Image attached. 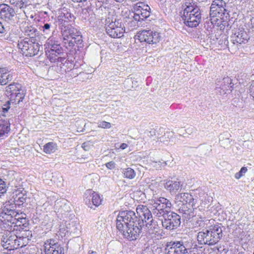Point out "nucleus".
<instances>
[{"mask_svg": "<svg viewBox=\"0 0 254 254\" xmlns=\"http://www.w3.org/2000/svg\"><path fill=\"white\" fill-rule=\"evenodd\" d=\"M143 222L134 211L126 210L119 212L116 219L117 229L124 238L128 241L136 240L142 232Z\"/></svg>", "mask_w": 254, "mask_h": 254, "instance_id": "nucleus-1", "label": "nucleus"}, {"mask_svg": "<svg viewBox=\"0 0 254 254\" xmlns=\"http://www.w3.org/2000/svg\"><path fill=\"white\" fill-rule=\"evenodd\" d=\"M152 202L151 209L153 215L157 217H163L161 223L165 229L172 230L180 226L181 216L171 211L172 205L169 200L160 197Z\"/></svg>", "mask_w": 254, "mask_h": 254, "instance_id": "nucleus-2", "label": "nucleus"}, {"mask_svg": "<svg viewBox=\"0 0 254 254\" xmlns=\"http://www.w3.org/2000/svg\"><path fill=\"white\" fill-rule=\"evenodd\" d=\"M223 226L221 224L208 227L197 234V239L201 245H214L223 236Z\"/></svg>", "mask_w": 254, "mask_h": 254, "instance_id": "nucleus-3", "label": "nucleus"}, {"mask_svg": "<svg viewBox=\"0 0 254 254\" xmlns=\"http://www.w3.org/2000/svg\"><path fill=\"white\" fill-rule=\"evenodd\" d=\"M184 7L182 18L185 24L190 28L197 27L201 19L199 8L194 2H186Z\"/></svg>", "mask_w": 254, "mask_h": 254, "instance_id": "nucleus-4", "label": "nucleus"}, {"mask_svg": "<svg viewBox=\"0 0 254 254\" xmlns=\"http://www.w3.org/2000/svg\"><path fill=\"white\" fill-rule=\"evenodd\" d=\"M229 3L225 0H213L210 7L209 20L212 24H216L218 18L224 20L229 17Z\"/></svg>", "mask_w": 254, "mask_h": 254, "instance_id": "nucleus-5", "label": "nucleus"}, {"mask_svg": "<svg viewBox=\"0 0 254 254\" xmlns=\"http://www.w3.org/2000/svg\"><path fill=\"white\" fill-rule=\"evenodd\" d=\"M61 32L63 42L66 48H72L75 44L80 45L82 42V36L79 31L70 25H63Z\"/></svg>", "mask_w": 254, "mask_h": 254, "instance_id": "nucleus-6", "label": "nucleus"}, {"mask_svg": "<svg viewBox=\"0 0 254 254\" xmlns=\"http://www.w3.org/2000/svg\"><path fill=\"white\" fill-rule=\"evenodd\" d=\"M41 45L36 39L20 38L17 47L20 53L26 57H32L37 55L40 51Z\"/></svg>", "mask_w": 254, "mask_h": 254, "instance_id": "nucleus-7", "label": "nucleus"}, {"mask_svg": "<svg viewBox=\"0 0 254 254\" xmlns=\"http://www.w3.org/2000/svg\"><path fill=\"white\" fill-rule=\"evenodd\" d=\"M46 49L50 53L49 59L51 62H62L65 59L59 56L63 54V49L58 40L53 36L50 37L45 45Z\"/></svg>", "mask_w": 254, "mask_h": 254, "instance_id": "nucleus-8", "label": "nucleus"}, {"mask_svg": "<svg viewBox=\"0 0 254 254\" xmlns=\"http://www.w3.org/2000/svg\"><path fill=\"white\" fill-rule=\"evenodd\" d=\"M6 94L12 104H18L25 97L24 90L21 84L12 82L6 87Z\"/></svg>", "mask_w": 254, "mask_h": 254, "instance_id": "nucleus-9", "label": "nucleus"}, {"mask_svg": "<svg viewBox=\"0 0 254 254\" xmlns=\"http://www.w3.org/2000/svg\"><path fill=\"white\" fill-rule=\"evenodd\" d=\"M106 31L107 34L114 38L122 37L125 32L124 27L119 20L111 21L110 18L106 20Z\"/></svg>", "mask_w": 254, "mask_h": 254, "instance_id": "nucleus-10", "label": "nucleus"}, {"mask_svg": "<svg viewBox=\"0 0 254 254\" xmlns=\"http://www.w3.org/2000/svg\"><path fill=\"white\" fill-rule=\"evenodd\" d=\"M140 42H145L148 44H156L161 40L159 33L151 30H143L139 32L135 36Z\"/></svg>", "mask_w": 254, "mask_h": 254, "instance_id": "nucleus-11", "label": "nucleus"}, {"mask_svg": "<svg viewBox=\"0 0 254 254\" xmlns=\"http://www.w3.org/2000/svg\"><path fill=\"white\" fill-rule=\"evenodd\" d=\"M135 13L133 18L136 21H141L148 18L151 13L150 6L144 2H137L134 7Z\"/></svg>", "mask_w": 254, "mask_h": 254, "instance_id": "nucleus-12", "label": "nucleus"}, {"mask_svg": "<svg viewBox=\"0 0 254 254\" xmlns=\"http://www.w3.org/2000/svg\"><path fill=\"white\" fill-rule=\"evenodd\" d=\"M193 196L189 193L184 192L178 193L175 197V202L178 205H189L193 209L196 208L197 206L194 202Z\"/></svg>", "mask_w": 254, "mask_h": 254, "instance_id": "nucleus-13", "label": "nucleus"}, {"mask_svg": "<svg viewBox=\"0 0 254 254\" xmlns=\"http://www.w3.org/2000/svg\"><path fill=\"white\" fill-rule=\"evenodd\" d=\"M43 254H64V248L53 239L46 241Z\"/></svg>", "mask_w": 254, "mask_h": 254, "instance_id": "nucleus-14", "label": "nucleus"}, {"mask_svg": "<svg viewBox=\"0 0 254 254\" xmlns=\"http://www.w3.org/2000/svg\"><path fill=\"white\" fill-rule=\"evenodd\" d=\"M216 84V89L220 95H224L229 91L231 92L234 86L232 79L228 76L222 80H217Z\"/></svg>", "mask_w": 254, "mask_h": 254, "instance_id": "nucleus-15", "label": "nucleus"}, {"mask_svg": "<svg viewBox=\"0 0 254 254\" xmlns=\"http://www.w3.org/2000/svg\"><path fill=\"white\" fill-rule=\"evenodd\" d=\"M16 12L14 9L9 5L3 3L0 4V18L3 20L10 22L14 20Z\"/></svg>", "mask_w": 254, "mask_h": 254, "instance_id": "nucleus-16", "label": "nucleus"}, {"mask_svg": "<svg viewBox=\"0 0 254 254\" xmlns=\"http://www.w3.org/2000/svg\"><path fill=\"white\" fill-rule=\"evenodd\" d=\"M84 201L89 207L92 208L93 206H98L101 203L102 199L99 195L92 192L91 190H87L84 193Z\"/></svg>", "mask_w": 254, "mask_h": 254, "instance_id": "nucleus-17", "label": "nucleus"}, {"mask_svg": "<svg viewBox=\"0 0 254 254\" xmlns=\"http://www.w3.org/2000/svg\"><path fill=\"white\" fill-rule=\"evenodd\" d=\"M156 200V199L151 200V203H150L151 206V203H153L152 201H154ZM151 207H152V206ZM151 209V210H150L147 206L143 205H138L136 208L137 214L138 215L141 222H143V226H144V222H147L152 217L153 214L152 209Z\"/></svg>", "mask_w": 254, "mask_h": 254, "instance_id": "nucleus-18", "label": "nucleus"}, {"mask_svg": "<svg viewBox=\"0 0 254 254\" xmlns=\"http://www.w3.org/2000/svg\"><path fill=\"white\" fill-rule=\"evenodd\" d=\"M249 39V35L243 29L236 30L231 36L233 43L237 45L246 43Z\"/></svg>", "mask_w": 254, "mask_h": 254, "instance_id": "nucleus-19", "label": "nucleus"}, {"mask_svg": "<svg viewBox=\"0 0 254 254\" xmlns=\"http://www.w3.org/2000/svg\"><path fill=\"white\" fill-rule=\"evenodd\" d=\"M169 248L168 254H186L188 253L187 249L180 241L171 242L167 246Z\"/></svg>", "mask_w": 254, "mask_h": 254, "instance_id": "nucleus-20", "label": "nucleus"}, {"mask_svg": "<svg viewBox=\"0 0 254 254\" xmlns=\"http://www.w3.org/2000/svg\"><path fill=\"white\" fill-rule=\"evenodd\" d=\"M59 14L58 20L63 25H65V23L73 21L75 19L74 15L64 7L59 10Z\"/></svg>", "mask_w": 254, "mask_h": 254, "instance_id": "nucleus-21", "label": "nucleus"}, {"mask_svg": "<svg viewBox=\"0 0 254 254\" xmlns=\"http://www.w3.org/2000/svg\"><path fill=\"white\" fill-rule=\"evenodd\" d=\"M13 79L12 72L6 67H0V85H5Z\"/></svg>", "mask_w": 254, "mask_h": 254, "instance_id": "nucleus-22", "label": "nucleus"}, {"mask_svg": "<svg viewBox=\"0 0 254 254\" xmlns=\"http://www.w3.org/2000/svg\"><path fill=\"white\" fill-rule=\"evenodd\" d=\"M19 213H17V215H5L3 213H0V220L3 222V224H7V229H12V225L14 224H17V221L15 220V217L18 216Z\"/></svg>", "mask_w": 254, "mask_h": 254, "instance_id": "nucleus-23", "label": "nucleus"}, {"mask_svg": "<svg viewBox=\"0 0 254 254\" xmlns=\"http://www.w3.org/2000/svg\"><path fill=\"white\" fill-rule=\"evenodd\" d=\"M15 205L10 201L6 202L0 210V213L5 215H17V212L15 210Z\"/></svg>", "mask_w": 254, "mask_h": 254, "instance_id": "nucleus-24", "label": "nucleus"}, {"mask_svg": "<svg viewBox=\"0 0 254 254\" xmlns=\"http://www.w3.org/2000/svg\"><path fill=\"white\" fill-rule=\"evenodd\" d=\"M190 207L191 206L184 205L181 206L178 209L179 212L182 214L183 218L186 221L190 220L194 216V213L192 210L193 209Z\"/></svg>", "mask_w": 254, "mask_h": 254, "instance_id": "nucleus-25", "label": "nucleus"}, {"mask_svg": "<svg viewBox=\"0 0 254 254\" xmlns=\"http://www.w3.org/2000/svg\"><path fill=\"white\" fill-rule=\"evenodd\" d=\"M181 186V182L176 181L169 180L164 184V188L172 194H175Z\"/></svg>", "mask_w": 254, "mask_h": 254, "instance_id": "nucleus-26", "label": "nucleus"}, {"mask_svg": "<svg viewBox=\"0 0 254 254\" xmlns=\"http://www.w3.org/2000/svg\"><path fill=\"white\" fill-rule=\"evenodd\" d=\"M145 223V226L150 233L156 234L159 232L160 227L158 222L152 217Z\"/></svg>", "mask_w": 254, "mask_h": 254, "instance_id": "nucleus-27", "label": "nucleus"}, {"mask_svg": "<svg viewBox=\"0 0 254 254\" xmlns=\"http://www.w3.org/2000/svg\"><path fill=\"white\" fill-rule=\"evenodd\" d=\"M10 130V123L9 121L0 120V137L7 136Z\"/></svg>", "mask_w": 254, "mask_h": 254, "instance_id": "nucleus-28", "label": "nucleus"}, {"mask_svg": "<svg viewBox=\"0 0 254 254\" xmlns=\"http://www.w3.org/2000/svg\"><path fill=\"white\" fill-rule=\"evenodd\" d=\"M23 32L25 35L28 36L24 38L27 39H36V36L38 34L37 29L32 26H27L25 27Z\"/></svg>", "mask_w": 254, "mask_h": 254, "instance_id": "nucleus-29", "label": "nucleus"}, {"mask_svg": "<svg viewBox=\"0 0 254 254\" xmlns=\"http://www.w3.org/2000/svg\"><path fill=\"white\" fill-rule=\"evenodd\" d=\"M67 231L70 233L77 234L80 231V226L77 221H70L66 224Z\"/></svg>", "mask_w": 254, "mask_h": 254, "instance_id": "nucleus-30", "label": "nucleus"}, {"mask_svg": "<svg viewBox=\"0 0 254 254\" xmlns=\"http://www.w3.org/2000/svg\"><path fill=\"white\" fill-rule=\"evenodd\" d=\"M15 237H16L13 235L9 239H6V241L1 245L4 249L8 250L14 249V244L15 243V241L16 240V239H14Z\"/></svg>", "mask_w": 254, "mask_h": 254, "instance_id": "nucleus-31", "label": "nucleus"}, {"mask_svg": "<svg viewBox=\"0 0 254 254\" xmlns=\"http://www.w3.org/2000/svg\"><path fill=\"white\" fill-rule=\"evenodd\" d=\"M43 150L46 153L51 154L57 150V146L55 143L49 142L44 146Z\"/></svg>", "mask_w": 254, "mask_h": 254, "instance_id": "nucleus-32", "label": "nucleus"}, {"mask_svg": "<svg viewBox=\"0 0 254 254\" xmlns=\"http://www.w3.org/2000/svg\"><path fill=\"white\" fill-rule=\"evenodd\" d=\"M41 30L46 34H49L52 32L53 34L55 32V27L53 23H44L43 26H41Z\"/></svg>", "mask_w": 254, "mask_h": 254, "instance_id": "nucleus-33", "label": "nucleus"}, {"mask_svg": "<svg viewBox=\"0 0 254 254\" xmlns=\"http://www.w3.org/2000/svg\"><path fill=\"white\" fill-rule=\"evenodd\" d=\"M26 196L23 193H19L17 195L13 200L14 205L20 206L22 205L26 201Z\"/></svg>", "mask_w": 254, "mask_h": 254, "instance_id": "nucleus-34", "label": "nucleus"}, {"mask_svg": "<svg viewBox=\"0 0 254 254\" xmlns=\"http://www.w3.org/2000/svg\"><path fill=\"white\" fill-rule=\"evenodd\" d=\"M10 4L19 8L26 5L27 0H8Z\"/></svg>", "mask_w": 254, "mask_h": 254, "instance_id": "nucleus-35", "label": "nucleus"}, {"mask_svg": "<svg viewBox=\"0 0 254 254\" xmlns=\"http://www.w3.org/2000/svg\"><path fill=\"white\" fill-rule=\"evenodd\" d=\"M123 172L124 177L129 179H133L136 175V173L134 170L130 168H127L124 169Z\"/></svg>", "mask_w": 254, "mask_h": 254, "instance_id": "nucleus-36", "label": "nucleus"}, {"mask_svg": "<svg viewBox=\"0 0 254 254\" xmlns=\"http://www.w3.org/2000/svg\"><path fill=\"white\" fill-rule=\"evenodd\" d=\"M11 231V230L7 229V230L4 231V235L0 239V245L4 243L5 241H6V239H9L13 236Z\"/></svg>", "mask_w": 254, "mask_h": 254, "instance_id": "nucleus-37", "label": "nucleus"}, {"mask_svg": "<svg viewBox=\"0 0 254 254\" xmlns=\"http://www.w3.org/2000/svg\"><path fill=\"white\" fill-rule=\"evenodd\" d=\"M204 249L202 247H197L195 245L194 247L191 249L189 254H203Z\"/></svg>", "mask_w": 254, "mask_h": 254, "instance_id": "nucleus-38", "label": "nucleus"}, {"mask_svg": "<svg viewBox=\"0 0 254 254\" xmlns=\"http://www.w3.org/2000/svg\"><path fill=\"white\" fill-rule=\"evenodd\" d=\"M169 134L170 133H168L160 137L158 139V141L163 143L165 144H168L170 139L169 137Z\"/></svg>", "mask_w": 254, "mask_h": 254, "instance_id": "nucleus-39", "label": "nucleus"}, {"mask_svg": "<svg viewBox=\"0 0 254 254\" xmlns=\"http://www.w3.org/2000/svg\"><path fill=\"white\" fill-rule=\"evenodd\" d=\"M98 127H99L103 128H110L111 127V125L110 123L107 122L106 121H99L97 123Z\"/></svg>", "mask_w": 254, "mask_h": 254, "instance_id": "nucleus-40", "label": "nucleus"}, {"mask_svg": "<svg viewBox=\"0 0 254 254\" xmlns=\"http://www.w3.org/2000/svg\"><path fill=\"white\" fill-rule=\"evenodd\" d=\"M53 179L55 183H57L58 186L63 185L64 180L63 177L61 176L60 175L58 174L56 176H54Z\"/></svg>", "mask_w": 254, "mask_h": 254, "instance_id": "nucleus-41", "label": "nucleus"}, {"mask_svg": "<svg viewBox=\"0 0 254 254\" xmlns=\"http://www.w3.org/2000/svg\"><path fill=\"white\" fill-rule=\"evenodd\" d=\"M12 103L10 100L6 101V103L4 104L2 107V111L3 113H6L10 108V105Z\"/></svg>", "mask_w": 254, "mask_h": 254, "instance_id": "nucleus-42", "label": "nucleus"}, {"mask_svg": "<svg viewBox=\"0 0 254 254\" xmlns=\"http://www.w3.org/2000/svg\"><path fill=\"white\" fill-rule=\"evenodd\" d=\"M221 208L219 205L218 204L217 205L211 207L209 210L211 211V213H213L214 214H215L217 213V212H218L219 210Z\"/></svg>", "mask_w": 254, "mask_h": 254, "instance_id": "nucleus-43", "label": "nucleus"}, {"mask_svg": "<svg viewBox=\"0 0 254 254\" xmlns=\"http://www.w3.org/2000/svg\"><path fill=\"white\" fill-rule=\"evenodd\" d=\"M82 147L85 151L89 150L91 147V143L90 142H85L82 144Z\"/></svg>", "mask_w": 254, "mask_h": 254, "instance_id": "nucleus-44", "label": "nucleus"}, {"mask_svg": "<svg viewBox=\"0 0 254 254\" xmlns=\"http://www.w3.org/2000/svg\"><path fill=\"white\" fill-rule=\"evenodd\" d=\"M74 69H71L68 72L66 73V77H76L77 76V73H74Z\"/></svg>", "mask_w": 254, "mask_h": 254, "instance_id": "nucleus-45", "label": "nucleus"}, {"mask_svg": "<svg viewBox=\"0 0 254 254\" xmlns=\"http://www.w3.org/2000/svg\"><path fill=\"white\" fill-rule=\"evenodd\" d=\"M248 27L254 31V17H252L248 23Z\"/></svg>", "mask_w": 254, "mask_h": 254, "instance_id": "nucleus-46", "label": "nucleus"}, {"mask_svg": "<svg viewBox=\"0 0 254 254\" xmlns=\"http://www.w3.org/2000/svg\"><path fill=\"white\" fill-rule=\"evenodd\" d=\"M105 165L108 169L111 170L115 167V163L113 161H111L107 163Z\"/></svg>", "mask_w": 254, "mask_h": 254, "instance_id": "nucleus-47", "label": "nucleus"}, {"mask_svg": "<svg viewBox=\"0 0 254 254\" xmlns=\"http://www.w3.org/2000/svg\"><path fill=\"white\" fill-rule=\"evenodd\" d=\"M26 219L23 216H22V218H20L19 221V224H21V225H22L23 226L24 225V224H26Z\"/></svg>", "mask_w": 254, "mask_h": 254, "instance_id": "nucleus-48", "label": "nucleus"}, {"mask_svg": "<svg viewBox=\"0 0 254 254\" xmlns=\"http://www.w3.org/2000/svg\"><path fill=\"white\" fill-rule=\"evenodd\" d=\"M15 220H16L17 223H16L17 224H14L15 225H16V226H21V224H19V221H20V218H22V216L20 217V214H19V216L15 217Z\"/></svg>", "mask_w": 254, "mask_h": 254, "instance_id": "nucleus-49", "label": "nucleus"}, {"mask_svg": "<svg viewBox=\"0 0 254 254\" xmlns=\"http://www.w3.org/2000/svg\"><path fill=\"white\" fill-rule=\"evenodd\" d=\"M247 168L245 167H243L239 172L243 176L247 171Z\"/></svg>", "mask_w": 254, "mask_h": 254, "instance_id": "nucleus-50", "label": "nucleus"}, {"mask_svg": "<svg viewBox=\"0 0 254 254\" xmlns=\"http://www.w3.org/2000/svg\"><path fill=\"white\" fill-rule=\"evenodd\" d=\"M127 147V144L125 143H123L120 145V148L122 149H125Z\"/></svg>", "mask_w": 254, "mask_h": 254, "instance_id": "nucleus-51", "label": "nucleus"}, {"mask_svg": "<svg viewBox=\"0 0 254 254\" xmlns=\"http://www.w3.org/2000/svg\"><path fill=\"white\" fill-rule=\"evenodd\" d=\"M242 176V175L239 172L235 174V177L237 179H240Z\"/></svg>", "mask_w": 254, "mask_h": 254, "instance_id": "nucleus-52", "label": "nucleus"}, {"mask_svg": "<svg viewBox=\"0 0 254 254\" xmlns=\"http://www.w3.org/2000/svg\"><path fill=\"white\" fill-rule=\"evenodd\" d=\"M4 30V28L3 25L0 22V33H3Z\"/></svg>", "mask_w": 254, "mask_h": 254, "instance_id": "nucleus-53", "label": "nucleus"}, {"mask_svg": "<svg viewBox=\"0 0 254 254\" xmlns=\"http://www.w3.org/2000/svg\"><path fill=\"white\" fill-rule=\"evenodd\" d=\"M74 2H80L82 1H85L87 0H72Z\"/></svg>", "mask_w": 254, "mask_h": 254, "instance_id": "nucleus-54", "label": "nucleus"}, {"mask_svg": "<svg viewBox=\"0 0 254 254\" xmlns=\"http://www.w3.org/2000/svg\"><path fill=\"white\" fill-rule=\"evenodd\" d=\"M88 254H96V253L93 251H89Z\"/></svg>", "mask_w": 254, "mask_h": 254, "instance_id": "nucleus-55", "label": "nucleus"}, {"mask_svg": "<svg viewBox=\"0 0 254 254\" xmlns=\"http://www.w3.org/2000/svg\"><path fill=\"white\" fill-rule=\"evenodd\" d=\"M216 248L217 249L218 251L219 252H221L222 251V250H221V247H220V248L216 247Z\"/></svg>", "mask_w": 254, "mask_h": 254, "instance_id": "nucleus-56", "label": "nucleus"}, {"mask_svg": "<svg viewBox=\"0 0 254 254\" xmlns=\"http://www.w3.org/2000/svg\"><path fill=\"white\" fill-rule=\"evenodd\" d=\"M175 1H176L177 2H179L180 1H181V0H175Z\"/></svg>", "mask_w": 254, "mask_h": 254, "instance_id": "nucleus-57", "label": "nucleus"}]
</instances>
